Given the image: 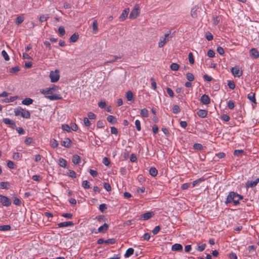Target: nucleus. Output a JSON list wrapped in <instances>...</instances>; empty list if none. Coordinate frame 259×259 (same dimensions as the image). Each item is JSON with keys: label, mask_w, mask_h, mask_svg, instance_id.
<instances>
[{"label": "nucleus", "mask_w": 259, "mask_h": 259, "mask_svg": "<svg viewBox=\"0 0 259 259\" xmlns=\"http://www.w3.org/2000/svg\"><path fill=\"white\" fill-rule=\"evenodd\" d=\"M243 196L234 192H230L225 202L226 205L231 202H233L235 205L239 204V200L243 199Z\"/></svg>", "instance_id": "1"}, {"label": "nucleus", "mask_w": 259, "mask_h": 259, "mask_svg": "<svg viewBox=\"0 0 259 259\" xmlns=\"http://www.w3.org/2000/svg\"><path fill=\"white\" fill-rule=\"evenodd\" d=\"M173 34L174 33H171V31L169 30L164 34V36L161 37L158 42V47H163L173 37Z\"/></svg>", "instance_id": "2"}, {"label": "nucleus", "mask_w": 259, "mask_h": 259, "mask_svg": "<svg viewBox=\"0 0 259 259\" xmlns=\"http://www.w3.org/2000/svg\"><path fill=\"white\" fill-rule=\"evenodd\" d=\"M14 112L16 116L20 115L22 117L26 119H29L30 117V112L28 110L23 109L21 107L16 108Z\"/></svg>", "instance_id": "3"}, {"label": "nucleus", "mask_w": 259, "mask_h": 259, "mask_svg": "<svg viewBox=\"0 0 259 259\" xmlns=\"http://www.w3.org/2000/svg\"><path fill=\"white\" fill-rule=\"evenodd\" d=\"M52 82H56L59 79L60 75L58 70L51 71L49 75Z\"/></svg>", "instance_id": "4"}, {"label": "nucleus", "mask_w": 259, "mask_h": 259, "mask_svg": "<svg viewBox=\"0 0 259 259\" xmlns=\"http://www.w3.org/2000/svg\"><path fill=\"white\" fill-rule=\"evenodd\" d=\"M0 202L5 206H9L12 203V201L8 197L0 195Z\"/></svg>", "instance_id": "5"}, {"label": "nucleus", "mask_w": 259, "mask_h": 259, "mask_svg": "<svg viewBox=\"0 0 259 259\" xmlns=\"http://www.w3.org/2000/svg\"><path fill=\"white\" fill-rule=\"evenodd\" d=\"M140 10L138 5H136L131 12L129 17L130 19H135L139 14Z\"/></svg>", "instance_id": "6"}, {"label": "nucleus", "mask_w": 259, "mask_h": 259, "mask_svg": "<svg viewBox=\"0 0 259 259\" xmlns=\"http://www.w3.org/2000/svg\"><path fill=\"white\" fill-rule=\"evenodd\" d=\"M231 71L232 74L235 77H239L241 76L242 75V70H241L240 69L239 67H238V66H235V67H232L231 69Z\"/></svg>", "instance_id": "7"}, {"label": "nucleus", "mask_w": 259, "mask_h": 259, "mask_svg": "<svg viewBox=\"0 0 259 259\" xmlns=\"http://www.w3.org/2000/svg\"><path fill=\"white\" fill-rule=\"evenodd\" d=\"M3 121L6 124L9 125L12 128H16V123L12 119L8 118H4Z\"/></svg>", "instance_id": "8"}, {"label": "nucleus", "mask_w": 259, "mask_h": 259, "mask_svg": "<svg viewBox=\"0 0 259 259\" xmlns=\"http://www.w3.org/2000/svg\"><path fill=\"white\" fill-rule=\"evenodd\" d=\"M130 9L128 8L125 9L121 15L119 17V19L120 21H123L125 20L126 18L127 17L128 14L129 13Z\"/></svg>", "instance_id": "9"}, {"label": "nucleus", "mask_w": 259, "mask_h": 259, "mask_svg": "<svg viewBox=\"0 0 259 259\" xmlns=\"http://www.w3.org/2000/svg\"><path fill=\"white\" fill-rule=\"evenodd\" d=\"M200 102L204 105H208L210 102V99L208 95L204 94L201 97Z\"/></svg>", "instance_id": "10"}, {"label": "nucleus", "mask_w": 259, "mask_h": 259, "mask_svg": "<svg viewBox=\"0 0 259 259\" xmlns=\"http://www.w3.org/2000/svg\"><path fill=\"white\" fill-rule=\"evenodd\" d=\"M154 215L153 211H149L141 215V218L143 220H148Z\"/></svg>", "instance_id": "11"}, {"label": "nucleus", "mask_w": 259, "mask_h": 259, "mask_svg": "<svg viewBox=\"0 0 259 259\" xmlns=\"http://www.w3.org/2000/svg\"><path fill=\"white\" fill-rule=\"evenodd\" d=\"M109 228V226L106 223H104L103 224V225L100 226L97 231H95V233H104Z\"/></svg>", "instance_id": "12"}, {"label": "nucleus", "mask_w": 259, "mask_h": 259, "mask_svg": "<svg viewBox=\"0 0 259 259\" xmlns=\"http://www.w3.org/2000/svg\"><path fill=\"white\" fill-rule=\"evenodd\" d=\"M74 224L71 221L68 222H64L62 223H60L58 224V226L59 228H63V227H67L69 226H73Z\"/></svg>", "instance_id": "13"}, {"label": "nucleus", "mask_w": 259, "mask_h": 259, "mask_svg": "<svg viewBox=\"0 0 259 259\" xmlns=\"http://www.w3.org/2000/svg\"><path fill=\"white\" fill-rule=\"evenodd\" d=\"M71 141L69 138H65L63 141L61 142V145L66 148L70 147Z\"/></svg>", "instance_id": "14"}, {"label": "nucleus", "mask_w": 259, "mask_h": 259, "mask_svg": "<svg viewBox=\"0 0 259 259\" xmlns=\"http://www.w3.org/2000/svg\"><path fill=\"white\" fill-rule=\"evenodd\" d=\"M46 98L51 101L58 100L62 99V97L60 95H53L46 96Z\"/></svg>", "instance_id": "15"}, {"label": "nucleus", "mask_w": 259, "mask_h": 259, "mask_svg": "<svg viewBox=\"0 0 259 259\" xmlns=\"http://www.w3.org/2000/svg\"><path fill=\"white\" fill-rule=\"evenodd\" d=\"M182 245L179 243H175L171 246V250L172 251H181L182 250Z\"/></svg>", "instance_id": "16"}, {"label": "nucleus", "mask_w": 259, "mask_h": 259, "mask_svg": "<svg viewBox=\"0 0 259 259\" xmlns=\"http://www.w3.org/2000/svg\"><path fill=\"white\" fill-rule=\"evenodd\" d=\"M250 54L254 58H257L259 57V52L255 48H252L250 50Z\"/></svg>", "instance_id": "17"}, {"label": "nucleus", "mask_w": 259, "mask_h": 259, "mask_svg": "<svg viewBox=\"0 0 259 259\" xmlns=\"http://www.w3.org/2000/svg\"><path fill=\"white\" fill-rule=\"evenodd\" d=\"M81 159L80 156L78 155H74L72 156V161L74 164H78L80 162Z\"/></svg>", "instance_id": "18"}, {"label": "nucleus", "mask_w": 259, "mask_h": 259, "mask_svg": "<svg viewBox=\"0 0 259 259\" xmlns=\"http://www.w3.org/2000/svg\"><path fill=\"white\" fill-rule=\"evenodd\" d=\"M207 112L205 110L200 109L197 112V115L201 118H204L206 116Z\"/></svg>", "instance_id": "19"}, {"label": "nucleus", "mask_w": 259, "mask_h": 259, "mask_svg": "<svg viewBox=\"0 0 259 259\" xmlns=\"http://www.w3.org/2000/svg\"><path fill=\"white\" fill-rule=\"evenodd\" d=\"M33 100L29 98H26L22 101V104L25 105H29L33 103Z\"/></svg>", "instance_id": "20"}, {"label": "nucleus", "mask_w": 259, "mask_h": 259, "mask_svg": "<svg viewBox=\"0 0 259 259\" xmlns=\"http://www.w3.org/2000/svg\"><path fill=\"white\" fill-rule=\"evenodd\" d=\"M67 161L63 158H60L59 159V165L63 168H66L67 166Z\"/></svg>", "instance_id": "21"}, {"label": "nucleus", "mask_w": 259, "mask_h": 259, "mask_svg": "<svg viewBox=\"0 0 259 259\" xmlns=\"http://www.w3.org/2000/svg\"><path fill=\"white\" fill-rule=\"evenodd\" d=\"M134 249L133 248H129L127 249L125 253L124 254V257L127 258L130 257L131 255L134 254Z\"/></svg>", "instance_id": "22"}, {"label": "nucleus", "mask_w": 259, "mask_h": 259, "mask_svg": "<svg viewBox=\"0 0 259 259\" xmlns=\"http://www.w3.org/2000/svg\"><path fill=\"white\" fill-rule=\"evenodd\" d=\"M257 184L256 181H248L246 183V188H253Z\"/></svg>", "instance_id": "23"}, {"label": "nucleus", "mask_w": 259, "mask_h": 259, "mask_svg": "<svg viewBox=\"0 0 259 259\" xmlns=\"http://www.w3.org/2000/svg\"><path fill=\"white\" fill-rule=\"evenodd\" d=\"M205 180L204 178H200L194 181L193 182L192 184V187H194L198 185L199 183H200L202 182H203Z\"/></svg>", "instance_id": "24"}, {"label": "nucleus", "mask_w": 259, "mask_h": 259, "mask_svg": "<svg viewBox=\"0 0 259 259\" xmlns=\"http://www.w3.org/2000/svg\"><path fill=\"white\" fill-rule=\"evenodd\" d=\"M107 121L111 123L112 124H114L116 122V119L114 116L109 115L107 118Z\"/></svg>", "instance_id": "25"}, {"label": "nucleus", "mask_w": 259, "mask_h": 259, "mask_svg": "<svg viewBox=\"0 0 259 259\" xmlns=\"http://www.w3.org/2000/svg\"><path fill=\"white\" fill-rule=\"evenodd\" d=\"M157 170L156 169V168L154 167H152L150 168L149 169V174L152 176V177H155L157 176Z\"/></svg>", "instance_id": "26"}, {"label": "nucleus", "mask_w": 259, "mask_h": 259, "mask_svg": "<svg viewBox=\"0 0 259 259\" xmlns=\"http://www.w3.org/2000/svg\"><path fill=\"white\" fill-rule=\"evenodd\" d=\"M9 183L7 182H2L0 183V189H8Z\"/></svg>", "instance_id": "27"}, {"label": "nucleus", "mask_w": 259, "mask_h": 259, "mask_svg": "<svg viewBox=\"0 0 259 259\" xmlns=\"http://www.w3.org/2000/svg\"><path fill=\"white\" fill-rule=\"evenodd\" d=\"M247 98L252 102L256 104V100L255 98V93L249 94L247 95Z\"/></svg>", "instance_id": "28"}, {"label": "nucleus", "mask_w": 259, "mask_h": 259, "mask_svg": "<svg viewBox=\"0 0 259 259\" xmlns=\"http://www.w3.org/2000/svg\"><path fill=\"white\" fill-rule=\"evenodd\" d=\"M126 98L127 101H132L133 100V94L131 91H128L126 92Z\"/></svg>", "instance_id": "29"}, {"label": "nucleus", "mask_w": 259, "mask_h": 259, "mask_svg": "<svg viewBox=\"0 0 259 259\" xmlns=\"http://www.w3.org/2000/svg\"><path fill=\"white\" fill-rule=\"evenodd\" d=\"M170 69L173 71H177L180 68V66L178 64L176 63H172L170 66Z\"/></svg>", "instance_id": "30"}, {"label": "nucleus", "mask_w": 259, "mask_h": 259, "mask_svg": "<svg viewBox=\"0 0 259 259\" xmlns=\"http://www.w3.org/2000/svg\"><path fill=\"white\" fill-rule=\"evenodd\" d=\"M78 39V35L76 33L72 34L70 38V41L74 42H76Z\"/></svg>", "instance_id": "31"}, {"label": "nucleus", "mask_w": 259, "mask_h": 259, "mask_svg": "<svg viewBox=\"0 0 259 259\" xmlns=\"http://www.w3.org/2000/svg\"><path fill=\"white\" fill-rule=\"evenodd\" d=\"M20 70V67L18 66L12 67L10 69V73L12 74H15Z\"/></svg>", "instance_id": "32"}, {"label": "nucleus", "mask_w": 259, "mask_h": 259, "mask_svg": "<svg viewBox=\"0 0 259 259\" xmlns=\"http://www.w3.org/2000/svg\"><path fill=\"white\" fill-rule=\"evenodd\" d=\"M112 58L107 61V63H113L116 61L117 60L121 58V56H114L112 57Z\"/></svg>", "instance_id": "33"}, {"label": "nucleus", "mask_w": 259, "mask_h": 259, "mask_svg": "<svg viewBox=\"0 0 259 259\" xmlns=\"http://www.w3.org/2000/svg\"><path fill=\"white\" fill-rule=\"evenodd\" d=\"M11 227L10 225H3L0 226V231H7L11 229Z\"/></svg>", "instance_id": "34"}, {"label": "nucleus", "mask_w": 259, "mask_h": 259, "mask_svg": "<svg viewBox=\"0 0 259 259\" xmlns=\"http://www.w3.org/2000/svg\"><path fill=\"white\" fill-rule=\"evenodd\" d=\"M141 115L144 117L148 116V111L146 108H143L141 111Z\"/></svg>", "instance_id": "35"}, {"label": "nucleus", "mask_w": 259, "mask_h": 259, "mask_svg": "<svg viewBox=\"0 0 259 259\" xmlns=\"http://www.w3.org/2000/svg\"><path fill=\"white\" fill-rule=\"evenodd\" d=\"M192 187L191 183H184L182 185L181 189L183 190H187L188 188Z\"/></svg>", "instance_id": "36"}, {"label": "nucleus", "mask_w": 259, "mask_h": 259, "mask_svg": "<svg viewBox=\"0 0 259 259\" xmlns=\"http://www.w3.org/2000/svg\"><path fill=\"white\" fill-rule=\"evenodd\" d=\"M93 29L94 33H96L98 31V22L97 20H94L93 22Z\"/></svg>", "instance_id": "37"}, {"label": "nucleus", "mask_w": 259, "mask_h": 259, "mask_svg": "<svg viewBox=\"0 0 259 259\" xmlns=\"http://www.w3.org/2000/svg\"><path fill=\"white\" fill-rule=\"evenodd\" d=\"M186 78L189 81H192L194 80V76L191 73H187L186 74Z\"/></svg>", "instance_id": "38"}, {"label": "nucleus", "mask_w": 259, "mask_h": 259, "mask_svg": "<svg viewBox=\"0 0 259 259\" xmlns=\"http://www.w3.org/2000/svg\"><path fill=\"white\" fill-rule=\"evenodd\" d=\"M49 18V16L48 14L47 15H42L39 18V21L41 22L47 21Z\"/></svg>", "instance_id": "39"}, {"label": "nucleus", "mask_w": 259, "mask_h": 259, "mask_svg": "<svg viewBox=\"0 0 259 259\" xmlns=\"http://www.w3.org/2000/svg\"><path fill=\"white\" fill-rule=\"evenodd\" d=\"M82 186L84 189H89L90 188V184L89 182L87 180L83 181L82 183Z\"/></svg>", "instance_id": "40"}, {"label": "nucleus", "mask_w": 259, "mask_h": 259, "mask_svg": "<svg viewBox=\"0 0 259 259\" xmlns=\"http://www.w3.org/2000/svg\"><path fill=\"white\" fill-rule=\"evenodd\" d=\"M172 112L175 114H177L180 111V107L177 105H175L172 108Z\"/></svg>", "instance_id": "41"}, {"label": "nucleus", "mask_w": 259, "mask_h": 259, "mask_svg": "<svg viewBox=\"0 0 259 259\" xmlns=\"http://www.w3.org/2000/svg\"><path fill=\"white\" fill-rule=\"evenodd\" d=\"M58 32L60 36H62L65 33V30L63 26H60L58 28Z\"/></svg>", "instance_id": "42"}, {"label": "nucleus", "mask_w": 259, "mask_h": 259, "mask_svg": "<svg viewBox=\"0 0 259 259\" xmlns=\"http://www.w3.org/2000/svg\"><path fill=\"white\" fill-rule=\"evenodd\" d=\"M212 21H213V25H217L220 21V16H215V17H213V19H212Z\"/></svg>", "instance_id": "43"}, {"label": "nucleus", "mask_w": 259, "mask_h": 259, "mask_svg": "<svg viewBox=\"0 0 259 259\" xmlns=\"http://www.w3.org/2000/svg\"><path fill=\"white\" fill-rule=\"evenodd\" d=\"M197 8L195 7L192 8L191 11V15L192 17L196 18L197 17Z\"/></svg>", "instance_id": "44"}, {"label": "nucleus", "mask_w": 259, "mask_h": 259, "mask_svg": "<svg viewBox=\"0 0 259 259\" xmlns=\"http://www.w3.org/2000/svg\"><path fill=\"white\" fill-rule=\"evenodd\" d=\"M2 55L6 61H9L10 60V58L7 53L5 51L3 50L2 52Z\"/></svg>", "instance_id": "45"}, {"label": "nucleus", "mask_w": 259, "mask_h": 259, "mask_svg": "<svg viewBox=\"0 0 259 259\" xmlns=\"http://www.w3.org/2000/svg\"><path fill=\"white\" fill-rule=\"evenodd\" d=\"M189 61L191 64H193L194 63V59L193 58V54L190 52L188 55Z\"/></svg>", "instance_id": "46"}, {"label": "nucleus", "mask_w": 259, "mask_h": 259, "mask_svg": "<svg viewBox=\"0 0 259 259\" xmlns=\"http://www.w3.org/2000/svg\"><path fill=\"white\" fill-rule=\"evenodd\" d=\"M18 98L17 96L11 97L10 98H7L5 100V102L9 103L14 102Z\"/></svg>", "instance_id": "47"}, {"label": "nucleus", "mask_w": 259, "mask_h": 259, "mask_svg": "<svg viewBox=\"0 0 259 259\" xmlns=\"http://www.w3.org/2000/svg\"><path fill=\"white\" fill-rule=\"evenodd\" d=\"M244 153V151L243 150H235L234 151V155L236 156H239L242 154Z\"/></svg>", "instance_id": "48"}, {"label": "nucleus", "mask_w": 259, "mask_h": 259, "mask_svg": "<svg viewBox=\"0 0 259 259\" xmlns=\"http://www.w3.org/2000/svg\"><path fill=\"white\" fill-rule=\"evenodd\" d=\"M228 85L229 88L231 90H233L235 88V84L234 81L232 80L228 81Z\"/></svg>", "instance_id": "49"}, {"label": "nucleus", "mask_w": 259, "mask_h": 259, "mask_svg": "<svg viewBox=\"0 0 259 259\" xmlns=\"http://www.w3.org/2000/svg\"><path fill=\"white\" fill-rule=\"evenodd\" d=\"M135 123V125H136L137 130L138 131H140L141 130L140 121L138 119H137V120H136Z\"/></svg>", "instance_id": "50"}, {"label": "nucleus", "mask_w": 259, "mask_h": 259, "mask_svg": "<svg viewBox=\"0 0 259 259\" xmlns=\"http://www.w3.org/2000/svg\"><path fill=\"white\" fill-rule=\"evenodd\" d=\"M193 147L196 150H201L203 148V146L201 144L196 143L193 145Z\"/></svg>", "instance_id": "51"}, {"label": "nucleus", "mask_w": 259, "mask_h": 259, "mask_svg": "<svg viewBox=\"0 0 259 259\" xmlns=\"http://www.w3.org/2000/svg\"><path fill=\"white\" fill-rule=\"evenodd\" d=\"M24 21V18L21 16H18L16 19V23L17 25H19Z\"/></svg>", "instance_id": "52"}, {"label": "nucleus", "mask_w": 259, "mask_h": 259, "mask_svg": "<svg viewBox=\"0 0 259 259\" xmlns=\"http://www.w3.org/2000/svg\"><path fill=\"white\" fill-rule=\"evenodd\" d=\"M62 129L63 131H65L68 132H70V127L68 124H66L62 125Z\"/></svg>", "instance_id": "53"}, {"label": "nucleus", "mask_w": 259, "mask_h": 259, "mask_svg": "<svg viewBox=\"0 0 259 259\" xmlns=\"http://www.w3.org/2000/svg\"><path fill=\"white\" fill-rule=\"evenodd\" d=\"M51 145L54 148H57L58 146V142L56 140L53 139L51 142Z\"/></svg>", "instance_id": "54"}, {"label": "nucleus", "mask_w": 259, "mask_h": 259, "mask_svg": "<svg viewBox=\"0 0 259 259\" xmlns=\"http://www.w3.org/2000/svg\"><path fill=\"white\" fill-rule=\"evenodd\" d=\"M107 208V205L105 204H101L99 205V210L103 212Z\"/></svg>", "instance_id": "55"}, {"label": "nucleus", "mask_w": 259, "mask_h": 259, "mask_svg": "<svg viewBox=\"0 0 259 259\" xmlns=\"http://www.w3.org/2000/svg\"><path fill=\"white\" fill-rule=\"evenodd\" d=\"M221 119L224 121H228L230 118L228 115L223 114L221 116Z\"/></svg>", "instance_id": "56"}, {"label": "nucleus", "mask_w": 259, "mask_h": 259, "mask_svg": "<svg viewBox=\"0 0 259 259\" xmlns=\"http://www.w3.org/2000/svg\"><path fill=\"white\" fill-rule=\"evenodd\" d=\"M13 203L16 205L20 206L21 204V200L17 197H15L13 200Z\"/></svg>", "instance_id": "57"}, {"label": "nucleus", "mask_w": 259, "mask_h": 259, "mask_svg": "<svg viewBox=\"0 0 259 259\" xmlns=\"http://www.w3.org/2000/svg\"><path fill=\"white\" fill-rule=\"evenodd\" d=\"M68 176L72 178H75L76 177V173L72 170H69Z\"/></svg>", "instance_id": "58"}, {"label": "nucleus", "mask_w": 259, "mask_h": 259, "mask_svg": "<svg viewBox=\"0 0 259 259\" xmlns=\"http://www.w3.org/2000/svg\"><path fill=\"white\" fill-rule=\"evenodd\" d=\"M7 166L10 169H14V163L11 160H8L7 161Z\"/></svg>", "instance_id": "59"}, {"label": "nucleus", "mask_w": 259, "mask_h": 259, "mask_svg": "<svg viewBox=\"0 0 259 259\" xmlns=\"http://www.w3.org/2000/svg\"><path fill=\"white\" fill-rule=\"evenodd\" d=\"M160 229V226H157L155 227L152 231V233L154 235L157 234L158 233V232L159 231Z\"/></svg>", "instance_id": "60"}, {"label": "nucleus", "mask_w": 259, "mask_h": 259, "mask_svg": "<svg viewBox=\"0 0 259 259\" xmlns=\"http://www.w3.org/2000/svg\"><path fill=\"white\" fill-rule=\"evenodd\" d=\"M217 51L218 53L220 55H224L225 53V51H224L223 48L221 47H218L217 48Z\"/></svg>", "instance_id": "61"}, {"label": "nucleus", "mask_w": 259, "mask_h": 259, "mask_svg": "<svg viewBox=\"0 0 259 259\" xmlns=\"http://www.w3.org/2000/svg\"><path fill=\"white\" fill-rule=\"evenodd\" d=\"M228 107L230 109H233L234 108V103L233 101L230 100L228 103Z\"/></svg>", "instance_id": "62"}, {"label": "nucleus", "mask_w": 259, "mask_h": 259, "mask_svg": "<svg viewBox=\"0 0 259 259\" xmlns=\"http://www.w3.org/2000/svg\"><path fill=\"white\" fill-rule=\"evenodd\" d=\"M20 155L18 152H15L13 155V158L15 160H19L20 159Z\"/></svg>", "instance_id": "63"}, {"label": "nucleus", "mask_w": 259, "mask_h": 259, "mask_svg": "<svg viewBox=\"0 0 259 259\" xmlns=\"http://www.w3.org/2000/svg\"><path fill=\"white\" fill-rule=\"evenodd\" d=\"M89 171L91 175L93 177H96L98 176V172L95 170L90 169H89Z\"/></svg>", "instance_id": "64"}]
</instances>
